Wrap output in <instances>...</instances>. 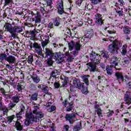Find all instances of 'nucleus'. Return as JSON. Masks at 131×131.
<instances>
[{"instance_id":"nucleus-1","label":"nucleus","mask_w":131,"mask_h":131,"mask_svg":"<svg viewBox=\"0 0 131 131\" xmlns=\"http://www.w3.org/2000/svg\"><path fill=\"white\" fill-rule=\"evenodd\" d=\"M11 21L9 23L8 21H7L4 25V28H5V31L11 33L12 37H14V36H16V33L22 32L23 29H22V27L16 25L15 22L12 20V19Z\"/></svg>"},{"instance_id":"nucleus-2","label":"nucleus","mask_w":131,"mask_h":131,"mask_svg":"<svg viewBox=\"0 0 131 131\" xmlns=\"http://www.w3.org/2000/svg\"><path fill=\"white\" fill-rule=\"evenodd\" d=\"M90 60L91 62L86 63V66L90 67L89 71L90 72H96L97 71V66L100 64V55L98 53L92 51L90 54Z\"/></svg>"},{"instance_id":"nucleus-3","label":"nucleus","mask_w":131,"mask_h":131,"mask_svg":"<svg viewBox=\"0 0 131 131\" xmlns=\"http://www.w3.org/2000/svg\"><path fill=\"white\" fill-rule=\"evenodd\" d=\"M62 53H54L52 49L46 48L45 49V58H54L55 60L57 61L58 64L63 63V57H61Z\"/></svg>"},{"instance_id":"nucleus-4","label":"nucleus","mask_w":131,"mask_h":131,"mask_svg":"<svg viewBox=\"0 0 131 131\" xmlns=\"http://www.w3.org/2000/svg\"><path fill=\"white\" fill-rule=\"evenodd\" d=\"M128 0H118L116 3L115 11L119 17H123L124 13L123 12V8H120V7H124L126 5H127Z\"/></svg>"},{"instance_id":"nucleus-5","label":"nucleus","mask_w":131,"mask_h":131,"mask_svg":"<svg viewBox=\"0 0 131 131\" xmlns=\"http://www.w3.org/2000/svg\"><path fill=\"white\" fill-rule=\"evenodd\" d=\"M121 47H122V42L115 40L112 44L108 45V51L112 54H118V51Z\"/></svg>"},{"instance_id":"nucleus-6","label":"nucleus","mask_w":131,"mask_h":131,"mask_svg":"<svg viewBox=\"0 0 131 131\" xmlns=\"http://www.w3.org/2000/svg\"><path fill=\"white\" fill-rule=\"evenodd\" d=\"M29 15H31V16H27L26 18L32 21V22H35L36 24H38L41 22V16L39 14V12L36 11V14L33 12V11H29Z\"/></svg>"},{"instance_id":"nucleus-7","label":"nucleus","mask_w":131,"mask_h":131,"mask_svg":"<svg viewBox=\"0 0 131 131\" xmlns=\"http://www.w3.org/2000/svg\"><path fill=\"white\" fill-rule=\"evenodd\" d=\"M82 83L80 82V80L75 78L73 80V84H70V91L73 93L74 92V89H78V90H81L82 87Z\"/></svg>"},{"instance_id":"nucleus-8","label":"nucleus","mask_w":131,"mask_h":131,"mask_svg":"<svg viewBox=\"0 0 131 131\" xmlns=\"http://www.w3.org/2000/svg\"><path fill=\"white\" fill-rule=\"evenodd\" d=\"M57 14L58 15H63V19L68 18L69 14L64 11V4L63 1H61L57 5Z\"/></svg>"},{"instance_id":"nucleus-9","label":"nucleus","mask_w":131,"mask_h":131,"mask_svg":"<svg viewBox=\"0 0 131 131\" xmlns=\"http://www.w3.org/2000/svg\"><path fill=\"white\" fill-rule=\"evenodd\" d=\"M34 49L35 52L37 53L38 55H41L42 53V49L40 44H38L37 42H35L33 43H31L30 44V50H32Z\"/></svg>"},{"instance_id":"nucleus-10","label":"nucleus","mask_w":131,"mask_h":131,"mask_svg":"<svg viewBox=\"0 0 131 131\" xmlns=\"http://www.w3.org/2000/svg\"><path fill=\"white\" fill-rule=\"evenodd\" d=\"M38 106H35L34 110L33 111V114L35 115L34 120L35 122L39 121V118L43 117V113L41 112H37Z\"/></svg>"},{"instance_id":"nucleus-11","label":"nucleus","mask_w":131,"mask_h":131,"mask_svg":"<svg viewBox=\"0 0 131 131\" xmlns=\"http://www.w3.org/2000/svg\"><path fill=\"white\" fill-rule=\"evenodd\" d=\"M73 102L69 103L68 99H66L64 101L62 102V105L64 107H67L66 110L67 112H70L73 110ZM67 105L68 106H67Z\"/></svg>"},{"instance_id":"nucleus-12","label":"nucleus","mask_w":131,"mask_h":131,"mask_svg":"<svg viewBox=\"0 0 131 131\" xmlns=\"http://www.w3.org/2000/svg\"><path fill=\"white\" fill-rule=\"evenodd\" d=\"M95 24L98 26H102L104 25V20H103V17L100 13H97L95 15Z\"/></svg>"},{"instance_id":"nucleus-13","label":"nucleus","mask_w":131,"mask_h":131,"mask_svg":"<svg viewBox=\"0 0 131 131\" xmlns=\"http://www.w3.org/2000/svg\"><path fill=\"white\" fill-rule=\"evenodd\" d=\"M76 117V114L75 113H72V114H67L65 116L66 121H69L71 124L74 123V118Z\"/></svg>"},{"instance_id":"nucleus-14","label":"nucleus","mask_w":131,"mask_h":131,"mask_svg":"<svg viewBox=\"0 0 131 131\" xmlns=\"http://www.w3.org/2000/svg\"><path fill=\"white\" fill-rule=\"evenodd\" d=\"M124 101L126 102V105L129 106L131 104L130 92L126 91V94L124 95Z\"/></svg>"},{"instance_id":"nucleus-15","label":"nucleus","mask_w":131,"mask_h":131,"mask_svg":"<svg viewBox=\"0 0 131 131\" xmlns=\"http://www.w3.org/2000/svg\"><path fill=\"white\" fill-rule=\"evenodd\" d=\"M43 1L42 5H43V7L45 8L49 7L50 10H52L53 8V6H52V5H53V0H43Z\"/></svg>"},{"instance_id":"nucleus-16","label":"nucleus","mask_w":131,"mask_h":131,"mask_svg":"<svg viewBox=\"0 0 131 131\" xmlns=\"http://www.w3.org/2000/svg\"><path fill=\"white\" fill-rule=\"evenodd\" d=\"M128 64H129V59L126 57H124L120 62V65L122 67H127Z\"/></svg>"},{"instance_id":"nucleus-17","label":"nucleus","mask_w":131,"mask_h":131,"mask_svg":"<svg viewBox=\"0 0 131 131\" xmlns=\"http://www.w3.org/2000/svg\"><path fill=\"white\" fill-rule=\"evenodd\" d=\"M60 79H62V88H67L68 86V83H69V78L68 77L64 76L63 78L62 77L60 78Z\"/></svg>"},{"instance_id":"nucleus-18","label":"nucleus","mask_w":131,"mask_h":131,"mask_svg":"<svg viewBox=\"0 0 131 131\" xmlns=\"http://www.w3.org/2000/svg\"><path fill=\"white\" fill-rule=\"evenodd\" d=\"M6 61L8 62L9 64H15V62H16V57L13 55H9L6 58Z\"/></svg>"},{"instance_id":"nucleus-19","label":"nucleus","mask_w":131,"mask_h":131,"mask_svg":"<svg viewBox=\"0 0 131 131\" xmlns=\"http://www.w3.org/2000/svg\"><path fill=\"white\" fill-rule=\"evenodd\" d=\"M115 76L117 80H119L121 79L122 81H126V80L124 79V77L123 76V74L122 72H116L115 73Z\"/></svg>"},{"instance_id":"nucleus-20","label":"nucleus","mask_w":131,"mask_h":131,"mask_svg":"<svg viewBox=\"0 0 131 131\" xmlns=\"http://www.w3.org/2000/svg\"><path fill=\"white\" fill-rule=\"evenodd\" d=\"M31 77L34 83L37 84L40 81L39 76H38L36 74L33 73Z\"/></svg>"},{"instance_id":"nucleus-21","label":"nucleus","mask_w":131,"mask_h":131,"mask_svg":"<svg viewBox=\"0 0 131 131\" xmlns=\"http://www.w3.org/2000/svg\"><path fill=\"white\" fill-rule=\"evenodd\" d=\"M62 21V19L59 17H56L53 19V24L54 26H56L57 27H59V25H61V22Z\"/></svg>"},{"instance_id":"nucleus-22","label":"nucleus","mask_w":131,"mask_h":131,"mask_svg":"<svg viewBox=\"0 0 131 131\" xmlns=\"http://www.w3.org/2000/svg\"><path fill=\"white\" fill-rule=\"evenodd\" d=\"M16 130L22 131L23 130V125L21 124V123L18 120L15 122V124L14 126Z\"/></svg>"},{"instance_id":"nucleus-23","label":"nucleus","mask_w":131,"mask_h":131,"mask_svg":"<svg viewBox=\"0 0 131 131\" xmlns=\"http://www.w3.org/2000/svg\"><path fill=\"white\" fill-rule=\"evenodd\" d=\"M121 50V54L122 56H126L127 54V45L124 44Z\"/></svg>"},{"instance_id":"nucleus-24","label":"nucleus","mask_w":131,"mask_h":131,"mask_svg":"<svg viewBox=\"0 0 131 131\" xmlns=\"http://www.w3.org/2000/svg\"><path fill=\"white\" fill-rule=\"evenodd\" d=\"M105 70L106 71V73L108 75H112V73H113V65H107L105 67Z\"/></svg>"},{"instance_id":"nucleus-25","label":"nucleus","mask_w":131,"mask_h":131,"mask_svg":"<svg viewBox=\"0 0 131 131\" xmlns=\"http://www.w3.org/2000/svg\"><path fill=\"white\" fill-rule=\"evenodd\" d=\"M118 58L116 56H113L111 60V63L113 66H117V64H118L119 61Z\"/></svg>"},{"instance_id":"nucleus-26","label":"nucleus","mask_w":131,"mask_h":131,"mask_svg":"<svg viewBox=\"0 0 131 131\" xmlns=\"http://www.w3.org/2000/svg\"><path fill=\"white\" fill-rule=\"evenodd\" d=\"M20 98L21 96H20V94H17L13 96L12 98V100L14 103H16V104H17L20 101Z\"/></svg>"},{"instance_id":"nucleus-27","label":"nucleus","mask_w":131,"mask_h":131,"mask_svg":"<svg viewBox=\"0 0 131 131\" xmlns=\"http://www.w3.org/2000/svg\"><path fill=\"white\" fill-rule=\"evenodd\" d=\"M81 47H82V46L81 45V44H80V40H79L75 42L74 48L76 51H80Z\"/></svg>"},{"instance_id":"nucleus-28","label":"nucleus","mask_w":131,"mask_h":131,"mask_svg":"<svg viewBox=\"0 0 131 131\" xmlns=\"http://www.w3.org/2000/svg\"><path fill=\"white\" fill-rule=\"evenodd\" d=\"M82 125H81V122H79L76 125L74 126L73 130L75 131H80V129H82Z\"/></svg>"},{"instance_id":"nucleus-29","label":"nucleus","mask_w":131,"mask_h":131,"mask_svg":"<svg viewBox=\"0 0 131 131\" xmlns=\"http://www.w3.org/2000/svg\"><path fill=\"white\" fill-rule=\"evenodd\" d=\"M82 85L83 86L81 87V90L82 94L84 95H88L89 94V89H88V87L84 86V83H82Z\"/></svg>"},{"instance_id":"nucleus-30","label":"nucleus","mask_w":131,"mask_h":131,"mask_svg":"<svg viewBox=\"0 0 131 131\" xmlns=\"http://www.w3.org/2000/svg\"><path fill=\"white\" fill-rule=\"evenodd\" d=\"M41 91L45 95H50V94H49V87L48 86L42 84Z\"/></svg>"},{"instance_id":"nucleus-31","label":"nucleus","mask_w":131,"mask_h":131,"mask_svg":"<svg viewBox=\"0 0 131 131\" xmlns=\"http://www.w3.org/2000/svg\"><path fill=\"white\" fill-rule=\"evenodd\" d=\"M89 77L90 75H84L82 77L83 81L85 83L86 85H90V82L89 81Z\"/></svg>"},{"instance_id":"nucleus-32","label":"nucleus","mask_w":131,"mask_h":131,"mask_svg":"<svg viewBox=\"0 0 131 131\" xmlns=\"http://www.w3.org/2000/svg\"><path fill=\"white\" fill-rule=\"evenodd\" d=\"M130 28L128 26H126L123 28V32L124 33V34L125 35H128L130 34Z\"/></svg>"},{"instance_id":"nucleus-33","label":"nucleus","mask_w":131,"mask_h":131,"mask_svg":"<svg viewBox=\"0 0 131 131\" xmlns=\"http://www.w3.org/2000/svg\"><path fill=\"white\" fill-rule=\"evenodd\" d=\"M38 98V93H34L31 95L30 100H32V101H37Z\"/></svg>"},{"instance_id":"nucleus-34","label":"nucleus","mask_w":131,"mask_h":131,"mask_svg":"<svg viewBox=\"0 0 131 131\" xmlns=\"http://www.w3.org/2000/svg\"><path fill=\"white\" fill-rule=\"evenodd\" d=\"M36 33H38L36 29H34L33 30L29 31H27L26 32V34H28L29 35H31V36H33L34 37H35V35Z\"/></svg>"},{"instance_id":"nucleus-35","label":"nucleus","mask_w":131,"mask_h":131,"mask_svg":"<svg viewBox=\"0 0 131 131\" xmlns=\"http://www.w3.org/2000/svg\"><path fill=\"white\" fill-rule=\"evenodd\" d=\"M53 59H54V57H49L46 60V64L48 67L53 66Z\"/></svg>"},{"instance_id":"nucleus-36","label":"nucleus","mask_w":131,"mask_h":131,"mask_svg":"<svg viewBox=\"0 0 131 131\" xmlns=\"http://www.w3.org/2000/svg\"><path fill=\"white\" fill-rule=\"evenodd\" d=\"M93 36V29L86 32L84 37L86 38H92Z\"/></svg>"},{"instance_id":"nucleus-37","label":"nucleus","mask_w":131,"mask_h":131,"mask_svg":"<svg viewBox=\"0 0 131 131\" xmlns=\"http://www.w3.org/2000/svg\"><path fill=\"white\" fill-rule=\"evenodd\" d=\"M33 57L34 55L33 54H30L27 58V62L29 64H32V62L34 61Z\"/></svg>"},{"instance_id":"nucleus-38","label":"nucleus","mask_w":131,"mask_h":131,"mask_svg":"<svg viewBox=\"0 0 131 131\" xmlns=\"http://www.w3.org/2000/svg\"><path fill=\"white\" fill-rule=\"evenodd\" d=\"M27 119H33L34 120V116L32 112L27 113L26 114Z\"/></svg>"},{"instance_id":"nucleus-39","label":"nucleus","mask_w":131,"mask_h":131,"mask_svg":"<svg viewBox=\"0 0 131 131\" xmlns=\"http://www.w3.org/2000/svg\"><path fill=\"white\" fill-rule=\"evenodd\" d=\"M74 45H75V42L73 40H72L71 42L68 43L70 51H73V49H74Z\"/></svg>"},{"instance_id":"nucleus-40","label":"nucleus","mask_w":131,"mask_h":131,"mask_svg":"<svg viewBox=\"0 0 131 131\" xmlns=\"http://www.w3.org/2000/svg\"><path fill=\"white\" fill-rule=\"evenodd\" d=\"M15 118H16V116H15V115L8 116L7 117V122L9 123H12V122H13V120H14Z\"/></svg>"},{"instance_id":"nucleus-41","label":"nucleus","mask_w":131,"mask_h":131,"mask_svg":"<svg viewBox=\"0 0 131 131\" xmlns=\"http://www.w3.org/2000/svg\"><path fill=\"white\" fill-rule=\"evenodd\" d=\"M95 112L97 113L98 117H103V113H102L101 108H98V110L95 111Z\"/></svg>"},{"instance_id":"nucleus-42","label":"nucleus","mask_w":131,"mask_h":131,"mask_svg":"<svg viewBox=\"0 0 131 131\" xmlns=\"http://www.w3.org/2000/svg\"><path fill=\"white\" fill-rule=\"evenodd\" d=\"M69 57H70V53L69 52H67L64 54L61 53V57L63 58V61H64V58H68Z\"/></svg>"},{"instance_id":"nucleus-43","label":"nucleus","mask_w":131,"mask_h":131,"mask_svg":"<svg viewBox=\"0 0 131 131\" xmlns=\"http://www.w3.org/2000/svg\"><path fill=\"white\" fill-rule=\"evenodd\" d=\"M54 86L55 89H59L60 88H62V85H60V82L58 81H56L54 83Z\"/></svg>"},{"instance_id":"nucleus-44","label":"nucleus","mask_w":131,"mask_h":131,"mask_svg":"<svg viewBox=\"0 0 131 131\" xmlns=\"http://www.w3.org/2000/svg\"><path fill=\"white\" fill-rule=\"evenodd\" d=\"M32 121H35V120L33 119H27L26 121L25 122V123L27 125V126H28V125H30L31 124Z\"/></svg>"},{"instance_id":"nucleus-45","label":"nucleus","mask_w":131,"mask_h":131,"mask_svg":"<svg viewBox=\"0 0 131 131\" xmlns=\"http://www.w3.org/2000/svg\"><path fill=\"white\" fill-rule=\"evenodd\" d=\"M92 5H98L100 3H102V0H90Z\"/></svg>"},{"instance_id":"nucleus-46","label":"nucleus","mask_w":131,"mask_h":131,"mask_svg":"<svg viewBox=\"0 0 131 131\" xmlns=\"http://www.w3.org/2000/svg\"><path fill=\"white\" fill-rule=\"evenodd\" d=\"M103 58H105L106 59H109V55L108 54V52L107 51H104L101 54Z\"/></svg>"},{"instance_id":"nucleus-47","label":"nucleus","mask_w":131,"mask_h":131,"mask_svg":"<svg viewBox=\"0 0 131 131\" xmlns=\"http://www.w3.org/2000/svg\"><path fill=\"white\" fill-rule=\"evenodd\" d=\"M108 111H109V112L106 113V117L109 118V117H111V116H112L113 114H114V111H111V110H108Z\"/></svg>"},{"instance_id":"nucleus-48","label":"nucleus","mask_w":131,"mask_h":131,"mask_svg":"<svg viewBox=\"0 0 131 131\" xmlns=\"http://www.w3.org/2000/svg\"><path fill=\"white\" fill-rule=\"evenodd\" d=\"M22 84L18 83L16 85V91L22 92Z\"/></svg>"},{"instance_id":"nucleus-49","label":"nucleus","mask_w":131,"mask_h":131,"mask_svg":"<svg viewBox=\"0 0 131 131\" xmlns=\"http://www.w3.org/2000/svg\"><path fill=\"white\" fill-rule=\"evenodd\" d=\"M30 89L31 90V91H36V90H37V88H36V85H35V84L34 83H31L30 85Z\"/></svg>"},{"instance_id":"nucleus-50","label":"nucleus","mask_w":131,"mask_h":131,"mask_svg":"<svg viewBox=\"0 0 131 131\" xmlns=\"http://www.w3.org/2000/svg\"><path fill=\"white\" fill-rule=\"evenodd\" d=\"M7 58H8L7 54L5 53H2L0 54V59H1V60H6Z\"/></svg>"},{"instance_id":"nucleus-51","label":"nucleus","mask_w":131,"mask_h":131,"mask_svg":"<svg viewBox=\"0 0 131 131\" xmlns=\"http://www.w3.org/2000/svg\"><path fill=\"white\" fill-rule=\"evenodd\" d=\"M113 28L114 27H112L111 29H110L108 30H107V32L109 33V34H115V33H116V31H113L114 30Z\"/></svg>"},{"instance_id":"nucleus-52","label":"nucleus","mask_w":131,"mask_h":131,"mask_svg":"<svg viewBox=\"0 0 131 131\" xmlns=\"http://www.w3.org/2000/svg\"><path fill=\"white\" fill-rule=\"evenodd\" d=\"M35 64L38 66V67H41L42 66V63H41V60L40 59H37Z\"/></svg>"},{"instance_id":"nucleus-53","label":"nucleus","mask_w":131,"mask_h":131,"mask_svg":"<svg viewBox=\"0 0 131 131\" xmlns=\"http://www.w3.org/2000/svg\"><path fill=\"white\" fill-rule=\"evenodd\" d=\"M53 77V78H56L57 77V75L56 74V72L55 71H52L50 74V79Z\"/></svg>"},{"instance_id":"nucleus-54","label":"nucleus","mask_w":131,"mask_h":131,"mask_svg":"<svg viewBox=\"0 0 131 131\" xmlns=\"http://www.w3.org/2000/svg\"><path fill=\"white\" fill-rule=\"evenodd\" d=\"M82 2H83V1L82 0H77L76 1V6H78V7H80V6H81V4H82Z\"/></svg>"},{"instance_id":"nucleus-55","label":"nucleus","mask_w":131,"mask_h":131,"mask_svg":"<svg viewBox=\"0 0 131 131\" xmlns=\"http://www.w3.org/2000/svg\"><path fill=\"white\" fill-rule=\"evenodd\" d=\"M53 46H54V47L55 48V49H59L60 48H61L62 47V44H56L55 43H53Z\"/></svg>"},{"instance_id":"nucleus-56","label":"nucleus","mask_w":131,"mask_h":131,"mask_svg":"<svg viewBox=\"0 0 131 131\" xmlns=\"http://www.w3.org/2000/svg\"><path fill=\"white\" fill-rule=\"evenodd\" d=\"M8 106H9V109H10V110L13 109V108H14V107L16 106V104H14L11 102L8 104Z\"/></svg>"},{"instance_id":"nucleus-57","label":"nucleus","mask_w":131,"mask_h":131,"mask_svg":"<svg viewBox=\"0 0 131 131\" xmlns=\"http://www.w3.org/2000/svg\"><path fill=\"white\" fill-rule=\"evenodd\" d=\"M124 11H125V12H126L127 14H128L129 16H131L130 8H124Z\"/></svg>"},{"instance_id":"nucleus-58","label":"nucleus","mask_w":131,"mask_h":131,"mask_svg":"<svg viewBox=\"0 0 131 131\" xmlns=\"http://www.w3.org/2000/svg\"><path fill=\"white\" fill-rule=\"evenodd\" d=\"M20 111L24 113V111H25V106H24V105L21 104V105L20 106Z\"/></svg>"},{"instance_id":"nucleus-59","label":"nucleus","mask_w":131,"mask_h":131,"mask_svg":"<svg viewBox=\"0 0 131 131\" xmlns=\"http://www.w3.org/2000/svg\"><path fill=\"white\" fill-rule=\"evenodd\" d=\"M45 39L44 40V41H46V42H50V36H48V35H46L45 36Z\"/></svg>"},{"instance_id":"nucleus-60","label":"nucleus","mask_w":131,"mask_h":131,"mask_svg":"<svg viewBox=\"0 0 131 131\" xmlns=\"http://www.w3.org/2000/svg\"><path fill=\"white\" fill-rule=\"evenodd\" d=\"M69 130V125H65L63 127L62 131H68Z\"/></svg>"},{"instance_id":"nucleus-61","label":"nucleus","mask_w":131,"mask_h":131,"mask_svg":"<svg viewBox=\"0 0 131 131\" xmlns=\"http://www.w3.org/2000/svg\"><path fill=\"white\" fill-rule=\"evenodd\" d=\"M0 92H1V93L3 96L6 95V91L4 88H0Z\"/></svg>"},{"instance_id":"nucleus-62","label":"nucleus","mask_w":131,"mask_h":131,"mask_svg":"<svg viewBox=\"0 0 131 131\" xmlns=\"http://www.w3.org/2000/svg\"><path fill=\"white\" fill-rule=\"evenodd\" d=\"M49 43L45 41H41V46L42 48H44L46 46H47Z\"/></svg>"},{"instance_id":"nucleus-63","label":"nucleus","mask_w":131,"mask_h":131,"mask_svg":"<svg viewBox=\"0 0 131 131\" xmlns=\"http://www.w3.org/2000/svg\"><path fill=\"white\" fill-rule=\"evenodd\" d=\"M56 110V106L52 105L50 107V112H53Z\"/></svg>"},{"instance_id":"nucleus-64","label":"nucleus","mask_w":131,"mask_h":131,"mask_svg":"<svg viewBox=\"0 0 131 131\" xmlns=\"http://www.w3.org/2000/svg\"><path fill=\"white\" fill-rule=\"evenodd\" d=\"M12 0H5V4L6 6L9 5L10 3H12Z\"/></svg>"}]
</instances>
